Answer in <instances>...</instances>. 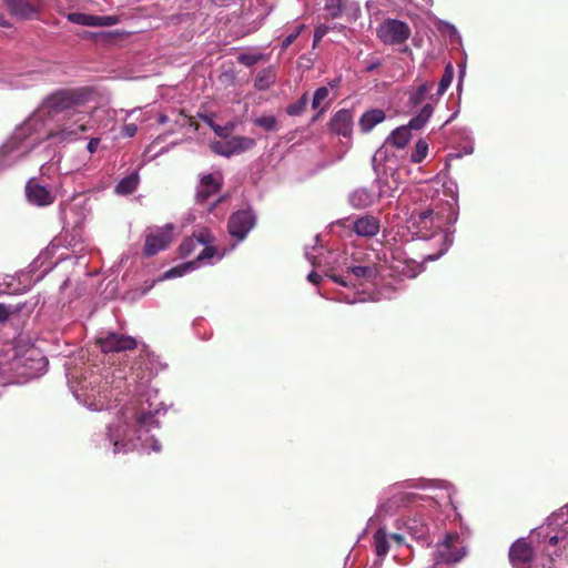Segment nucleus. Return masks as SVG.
<instances>
[{
    "label": "nucleus",
    "instance_id": "1",
    "mask_svg": "<svg viewBox=\"0 0 568 568\" xmlns=\"http://www.w3.org/2000/svg\"><path fill=\"white\" fill-rule=\"evenodd\" d=\"M531 537L544 545V551L549 557L568 558V519L559 524L557 518H549L532 531Z\"/></svg>",
    "mask_w": 568,
    "mask_h": 568
},
{
    "label": "nucleus",
    "instance_id": "2",
    "mask_svg": "<svg viewBox=\"0 0 568 568\" xmlns=\"http://www.w3.org/2000/svg\"><path fill=\"white\" fill-rule=\"evenodd\" d=\"M85 102V93L78 89L59 90L50 94L42 104L49 118L60 114L64 116L77 112V108Z\"/></svg>",
    "mask_w": 568,
    "mask_h": 568
},
{
    "label": "nucleus",
    "instance_id": "3",
    "mask_svg": "<svg viewBox=\"0 0 568 568\" xmlns=\"http://www.w3.org/2000/svg\"><path fill=\"white\" fill-rule=\"evenodd\" d=\"M408 222L422 239H430L442 231L444 217L432 209L413 211Z\"/></svg>",
    "mask_w": 568,
    "mask_h": 568
},
{
    "label": "nucleus",
    "instance_id": "4",
    "mask_svg": "<svg viewBox=\"0 0 568 568\" xmlns=\"http://www.w3.org/2000/svg\"><path fill=\"white\" fill-rule=\"evenodd\" d=\"M412 34L409 26L398 19H386L376 29V37L387 45L405 43Z\"/></svg>",
    "mask_w": 568,
    "mask_h": 568
},
{
    "label": "nucleus",
    "instance_id": "5",
    "mask_svg": "<svg viewBox=\"0 0 568 568\" xmlns=\"http://www.w3.org/2000/svg\"><path fill=\"white\" fill-rule=\"evenodd\" d=\"M256 224V216L251 209L239 210L232 213L227 221L230 235L243 241Z\"/></svg>",
    "mask_w": 568,
    "mask_h": 568
},
{
    "label": "nucleus",
    "instance_id": "6",
    "mask_svg": "<svg viewBox=\"0 0 568 568\" xmlns=\"http://www.w3.org/2000/svg\"><path fill=\"white\" fill-rule=\"evenodd\" d=\"M88 116L82 111L73 112L63 116V122L59 125L57 131H51L49 138H71L88 131L87 126Z\"/></svg>",
    "mask_w": 568,
    "mask_h": 568
},
{
    "label": "nucleus",
    "instance_id": "7",
    "mask_svg": "<svg viewBox=\"0 0 568 568\" xmlns=\"http://www.w3.org/2000/svg\"><path fill=\"white\" fill-rule=\"evenodd\" d=\"M508 557L514 568H530L536 554L532 546L525 538H519L511 544Z\"/></svg>",
    "mask_w": 568,
    "mask_h": 568
},
{
    "label": "nucleus",
    "instance_id": "8",
    "mask_svg": "<svg viewBox=\"0 0 568 568\" xmlns=\"http://www.w3.org/2000/svg\"><path fill=\"white\" fill-rule=\"evenodd\" d=\"M459 536L457 534H448L444 542L437 551L436 562L457 564L466 556V548L457 546Z\"/></svg>",
    "mask_w": 568,
    "mask_h": 568
},
{
    "label": "nucleus",
    "instance_id": "9",
    "mask_svg": "<svg viewBox=\"0 0 568 568\" xmlns=\"http://www.w3.org/2000/svg\"><path fill=\"white\" fill-rule=\"evenodd\" d=\"M172 224L151 232L145 237L143 253L145 256L151 257L161 251H164L172 242Z\"/></svg>",
    "mask_w": 568,
    "mask_h": 568
},
{
    "label": "nucleus",
    "instance_id": "10",
    "mask_svg": "<svg viewBox=\"0 0 568 568\" xmlns=\"http://www.w3.org/2000/svg\"><path fill=\"white\" fill-rule=\"evenodd\" d=\"M98 344L103 353H120L134 349L138 342L132 336L109 333L105 337L98 338Z\"/></svg>",
    "mask_w": 568,
    "mask_h": 568
},
{
    "label": "nucleus",
    "instance_id": "11",
    "mask_svg": "<svg viewBox=\"0 0 568 568\" xmlns=\"http://www.w3.org/2000/svg\"><path fill=\"white\" fill-rule=\"evenodd\" d=\"M403 526L407 534L418 540L425 542L427 546L430 545L429 538V526L427 518L423 514H414L403 520Z\"/></svg>",
    "mask_w": 568,
    "mask_h": 568
},
{
    "label": "nucleus",
    "instance_id": "12",
    "mask_svg": "<svg viewBox=\"0 0 568 568\" xmlns=\"http://www.w3.org/2000/svg\"><path fill=\"white\" fill-rule=\"evenodd\" d=\"M222 185V179L217 180L213 174L202 175L195 193V202L197 204L206 203L211 196L220 192Z\"/></svg>",
    "mask_w": 568,
    "mask_h": 568
},
{
    "label": "nucleus",
    "instance_id": "13",
    "mask_svg": "<svg viewBox=\"0 0 568 568\" xmlns=\"http://www.w3.org/2000/svg\"><path fill=\"white\" fill-rule=\"evenodd\" d=\"M419 496L414 493L408 491H398L395 493L387 500L382 503L378 507L379 513H384L386 515H392L402 507H406L413 503H415Z\"/></svg>",
    "mask_w": 568,
    "mask_h": 568
},
{
    "label": "nucleus",
    "instance_id": "14",
    "mask_svg": "<svg viewBox=\"0 0 568 568\" xmlns=\"http://www.w3.org/2000/svg\"><path fill=\"white\" fill-rule=\"evenodd\" d=\"M26 195L29 202L45 206L53 203L54 196L43 185L39 184L34 179L28 181L26 185Z\"/></svg>",
    "mask_w": 568,
    "mask_h": 568
},
{
    "label": "nucleus",
    "instance_id": "15",
    "mask_svg": "<svg viewBox=\"0 0 568 568\" xmlns=\"http://www.w3.org/2000/svg\"><path fill=\"white\" fill-rule=\"evenodd\" d=\"M331 129L334 133L349 138L353 131V113L347 109L337 111L331 119Z\"/></svg>",
    "mask_w": 568,
    "mask_h": 568
},
{
    "label": "nucleus",
    "instance_id": "16",
    "mask_svg": "<svg viewBox=\"0 0 568 568\" xmlns=\"http://www.w3.org/2000/svg\"><path fill=\"white\" fill-rule=\"evenodd\" d=\"M10 12L22 19H30L40 10V2L36 0H4Z\"/></svg>",
    "mask_w": 568,
    "mask_h": 568
},
{
    "label": "nucleus",
    "instance_id": "17",
    "mask_svg": "<svg viewBox=\"0 0 568 568\" xmlns=\"http://www.w3.org/2000/svg\"><path fill=\"white\" fill-rule=\"evenodd\" d=\"M379 229V220L373 215H364L353 222V230L358 236L373 237Z\"/></svg>",
    "mask_w": 568,
    "mask_h": 568
},
{
    "label": "nucleus",
    "instance_id": "18",
    "mask_svg": "<svg viewBox=\"0 0 568 568\" xmlns=\"http://www.w3.org/2000/svg\"><path fill=\"white\" fill-rule=\"evenodd\" d=\"M386 119V113L381 109L366 111L359 119L358 125L364 133L371 132L377 124Z\"/></svg>",
    "mask_w": 568,
    "mask_h": 568
},
{
    "label": "nucleus",
    "instance_id": "19",
    "mask_svg": "<svg viewBox=\"0 0 568 568\" xmlns=\"http://www.w3.org/2000/svg\"><path fill=\"white\" fill-rule=\"evenodd\" d=\"M434 87L435 83L432 81H426L418 85L417 89L409 95V104L412 106H417L422 104L426 99L433 100L434 94H432V91Z\"/></svg>",
    "mask_w": 568,
    "mask_h": 568
},
{
    "label": "nucleus",
    "instance_id": "20",
    "mask_svg": "<svg viewBox=\"0 0 568 568\" xmlns=\"http://www.w3.org/2000/svg\"><path fill=\"white\" fill-rule=\"evenodd\" d=\"M276 72L273 67L264 68L257 73L254 80V87L257 90H267L274 84Z\"/></svg>",
    "mask_w": 568,
    "mask_h": 568
},
{
    "label": "nucleus",
    "instance_id": "21",
    "mask_svg": "<svg viewBox=\"0 0 568 568\" xmlns=\"http://www.w3.org/2000/svg\"><path fill=\"white\" fill-rule=\"evenodd\" d=\"M349 202L357 209L368 207L374 202V195L368 190L361 187L351 194Z\"/></svg>",
    "mask_w": 568,
    "mask_h": 568
},
{
    "label": "nucleus",
    "instance_id": "22",
    "mask_svg": "<svg viewBox=\"0 0 568 568\" xmlns=\"http://www.w3.org/2000/svg\"><path fill=\"white\" fill-rule=\"evenodd\" d=\"M412 138L410 130L407 126H399L395 129L387 139V142L397 149H403L407 145Z\"/></svg>",
    "mask_w": 568,
    "mask_h": 568
},
{
    "label": "nucleus",
    "instance_id": "23",
    "mask_svg": "<svg viewBox=\"0 0 568 568\" xmlns=\"http://www.w3.org/2000/svg\"><path fill=\"white\" fill-rule=\"evenodd\" d=\"M139 185V175L138 173H132L125 178H123L116 185L115 192L120 195L132 194Z\"/></svg>",
    "mask_w": 568,
    "mask_h": 568
},
{
    "label": "nucleus",
    "instance_id": "24",
    "mask_svg": "<svg viewBox=\"0 0 568 568\" xmlns=\"http://www.w3.org/2000/svg\"><path fill=\"white\" fill-rule=\"evenodd\" d=\"M433 111H434V108H433L432 103H426L423 106V109L420 110V112L416 116L410 119L407 128L409 130L422 129L427 123L429 118L432 116Z\"/></svg>",
    "mask_w": 568,
    "mask_h": 568
},
{
    "label": "nucleus",
    "instance_id": "25",
    "mask_svg": "<svg viewBox=\"0 0 568 568\" xmlns=\"http://www.w3.org/2000/svg\"><path fill=\"white\" fill-rule=\"evenodd\" d=\"M373 538L376 555L381 558L385 557L389 550L386 529L383 527L378 528Z\"/></svg>",
    "mask_w": 568,
    "mask_h": 568
},
{
    "label": "nucleus",
    "instance_id": "26",
    "mask_svg": "<svg viewBox=\"0 0 568 568\" xmlns=\"http://www.w3.org/2000/svg\"><path fill=\"white\" fill-rule=\"evenodd\" d=\"M328 95H329V90L327 87H321L318 88L315 93H314V97H313V101H312V108L314 110H318V115L323 114L327 108H328V102H327V99H328Z\"/></svg>",
    "mask_w": 568,
    "mask_h": 568
},
{
    "label": "nucleus",
    "instance_id": "27",
    "mask_svg": "<svg viewBox=\"0 0 568 568\" xmlns=\"http://www.w3.org/2000/svg\"><path fill=\"white\" fill-rule=\"evenodd\" d=\"M255 145V140L247 136H233L229 140V146L232 151V155L236 153H242L244 151L251 150Z\"/></svg>",
    "mask_w": 568,
    "mask_h": 568
},
{
    "label": "nucleus",
    "instance_id": "28",
    "mask_svg": "<svg viewBox=\"0 0 568 568\" xmlns=\"http://www.w3.org/2000/svg\"><path fill=\"white\" fill-rule=\"evenodd\" d=\"M98 17L88 13L73 12L68 16L69 21L80 24V26H89V27H98Z\"/></svg>",
    "mask_w": 568,
    "mask_h": 568
},
{
    "label": "nucleus",
    "instance_id": "29",
    "mask_svg": "<svg viewBox=\"0 0 568 568\" xmlns=\"http://www.w3.org/2000/svg\"><path fill=\"white\" fill-rule=\"evenodd\" d=\"M428 153V144L425 140L419 139L415 145V150L410 154V162L422 163Z\"/></svg>",
    "mask_w": 568,
    "mask_h": 568
},
{
    "label": "nucleus",
    "instance_id": "30",
    "mask_svg": "<svg viewBox=\"0 0 568 568\" xmlns=\"http://www.w3.org/2000/svg\"><path fill=\"white\" fill-rule=\"evenodd\" d=\"M454 78V68L450 63H448L444 70V74L442 75V79L438 83L436 95H442L447 88L450 85Z\"/></svg>",
    "mask_w": 568,
    "mask_h": 568
},
{
    "label": "nucleus",
    "instance_id": "31",
    "mask_svg": "<svg viewBox=\"0 0 568 568\" xmlns=\"http://www.w3.org/2000/svg\"><path fill=\"white\" fill-rule=\"evenodd\" d=\"M24 306V303L4 304L0 303V323L9 320L10 315L18 314Z\"/></svg>",
    "mask_w": 568,
    "mask_h": 568
},
{
    "label": "nucleus",
    "instance_id": "32",
    "mask_svg": "<svg viewBox=\"0 0 568 568\" xmlns=\"http://www.w3.org/2000/svg\"><path fill=\"white\" fill-rule=\"evenodd\" d=\"M308 103L307 93H304L296 102L290 104L286 109L288 115L296 116L302 114Z\"/></svg>",
    "mask_w": 568,
    "mask_h": 568
},
{
    "label": "nucleus",
    "instance_id": "33",
    "mask_svg": "<svg viewBox=\"0 0 568 568\" xmlns=\"http://www.w3.org/2000/svg\"><path fill=\"white\" fill-rule=\"evenodd\" d=\"M255 125L264 129L265 131L277 130V121L273 115H263L254 120Z\"/></svg>",
    "mask_w": 568,
    "mask_h": 568
},
{
    "label": "nucleus",
    "instance_id": "34",
    "mask_svg": "<svg viewBox=\"0 0 568 568\" xmlns=\"http://www.w3.org/2000/svg\"><path fill=\"white\" fill-rule=\"evenodd\" d=\"M263 58L262 54H255V53H241L239 57H237V61L239 63L245 65V67H253L255 65L258 61H261Z\"/></svg>",
    "mask_w": 568,
    "mask_h": 568
},
{
    "label": "nucleus",
    "instance_id": "35",
    "mask_svg": "<svg viewBox=\"0 0 568 568\" xmlns=\"http://www.w3.org/2000/svg\"><path fill=\"white\" fill-rule=\"evenodd\" d=\"M210 146H211L212 151L219 155H223L226 158L232 155V151L230 150V146H229V140L225 142L214 141L211 143Z\"/></svg>",
    "mask_w": 568,
    "mask_h": 568
},
{
    "label": "nucleus",
    "instance_id": "36",
    "mask_svg": "<svg viewBox=\"0 0 568 568\" xmlns=\"http://www.w3.org/2000/svg\"><path fill=\"white\" fill-rule=\"evenodd\" d=\"M347 273L353 274L357 278H367L373 275V268L369 266H348Z\"/></svg>",
    "mask_w": 568,
    "mask_h": 568
},
{
    "label": "nucleus",
    "instance_id": "37",
    "mask_svg": "<svg viewBox=\"0 0 568 568\" xmlns=\"http://www.w3.org/2000/svg\"><path fill=\"white\" fill-rule=\"evenodd\" d=\"M342 0H326L325 9L328 11L332 18H337L342 14Z\"/></svg>",
    "mask_w": 568,
    "mask_h": 568
},
{
    "label": "nucleus",
    "instance_id": "38",
    "mask_svg": "<svg viewBox=\"0 0 568 568\" xmlns=\"http://www.w3.org/2000/svg\"><path fill=\"white\" fill-rule=\"evenodd\" d=\"M196 247V242L193 237H186L180 245V254L183 257L191 255Z\"/></svg>",
    "mask_w": 568,
    "mask_h": 568
},
{
    "label": "nucleus",
    "instance_id": "39",
    "mask_svg": "<svg viewBox=\"0 0 568 568\" xmlns=\"http://www.w3.org/2000/svg\"><path fill=\"white\" fill-rule=\"evenodd\" d=\"M234 128H235V124L233 122H229L224 126L219 125V124L215 126L212 125V130L214 131V133L217 136L223 138V139H226L231 134V132L234 130Z\"/></svg>",
    "mask_w": 568,
    "mask_h": 568
},
{
    "label": "nucleus",
    "instance_id": "40",
    "mask_svg": "<svg viewBox=\"0 0 568 568\" xmlns=\"http://www.w3.org/2000/svg\"><path fill=\"white\" fill-rule=\"evenodd\" d=\"M193 239L195 240L196 244L199 243L202 245H210L214 240L209 230L200 231L197 234H194Z\"/></svg>",
    "mask_w": 568,
    "mask_h": 568
},
{
    "label": "nucleus",
    "instance_id": "41",
    "mask_svg": "<svg viewBox=\"0 0 568 568\" xmlns=\"http://www.w3.org/2000/svg\"><path fill=\"white\" fill-rule=\"evenodd\" d=\"M194 263L195 262H190L184 265L173 267L165 273V277L182 276L187 268L194 265Z\"/></svg>",
    "mask_w": 568,
    "mask_h": 568
},
{
    "label": "nucleus",
    "instance_id": "42",
    "mask_svg": "<svg viewBox=\"0 0 568 568\" xmlns=\"http://www.w3.org/2000/svg\"><path fill=\"white\" fill-rule=\"evenodd\" d=\"M119 22V18L115 16H99L98 27H110Z\"/></svg>",
    "mask_w": 568,
    "mask_h": 568
},
{
    "label": "nucleus",
    "instance_id": "43",
    "mask_svg": "<svg viewBox=\"0 0 568 568\" xmlns=\"http://www.w3.org/2000/svg\"><path fill=\"white\" fill-rule=\"evenodd\" d=\"M216 253V250L214 246L212 245H206L202 252L199 254L197 256V261H203V260H206V258H211L215 255Z\"/></svg>",
    "mask_w": 568,
    "mask_h": 568
},
{
    "label": "nucleus",
    "instance_id": "44",
    "mask_svg": "<svg viewBox=\"0 0 568 568\" xmlns=\"http://www.w3.org/2000/svg\"><path fill=\"white\" fill-rule=\"evenodd\" d=\"M121 132H122L123 136L132 138L136 134L138 126L134 123H129V124L123 125Z\"/></svg>",
    "mask_w": 568,
    "mask_h": 568
},
{
    "label": "nucleus",
    "instance_id": "45",
    "mask_svg": "<svg viewBox=\"0 0 568 568\" xmlns=\"http://www.w3.org/2000/svg\"><path fill=\"white\" fill-rule=\"evenodd\" d=\"M99 144H100V139L99 138H92V139H90V141H89V143L87 145V149L92 154V153H94L98 150Z\"/></svg>",
    "mask_w": 568,
    "mask_h": 568
},
{
    "label": "nucleus",
    "instance_id": "46",
    "mask_svg": "<svg viewBox=\"0 0 568 568\" xmlns=\"http://www.w3.org/2000/svg\"><path fill=\"white\" fill-rule=\"evenodd\" d=\"M298 32L288 34L282 42L283 49L288 48L297 38Z\"/></svg>",
    "mask_w": 568,
    "mask_h": 568
},
{
    "label": "nucleus",
    "instance_id": "47",
    "mask_svg": "<svg viewBox=\"0 0 568 568\" xmlns=\"http://www.w3.org/2000/svg\"><path fill=\"white\" fill-rule=\"evenodd\" d=\"M307 280H308L311 283H313V284H315V285H317V284L322 281V276H321L318 273H316V272H311V273L308 274V276H307Z\"/></svg>",
    "mask_w": 568,
    "mask_h": 568
},
{
    "label": "nucleus",
    "instance_id": "48",
    "mask_svg": "<svg viewBox=\"0 0 568 568\" xmlns=\"http://www.w3.org/2000/svg\"><path fill=\"white\" fill-rule=\"evenodd\" d=\"M331 278H332L335 283H337V284H339V285H342V286H348V285H349V283H348V282H347L343 276H341V275L332 274V275H331Z\"/></svg>",
    "mask_w": 568,
    "mask_h": 568
},
{
    "label": "nucleus",
    "instance_id": "49",
    "mask_svg": "<svg viewBox=\"0 0 568 568\" xmlns=\"http://www.w3.org/2000/svg\"><path fill=\"white\" fill-rule=\"evenodd\" d=\"M148 420H153V416L150 414L141 415L136 418L139 425L145 424Z\"/></svg>",
    "mask_w": 568,
    "mask_h": 568
},
{
    "label": "nucleus",
    "instance_id": "50",
    "mask_svg": "<svg viewBox=\"0 0 568 568\" xmlns=\"http://www.w3.org/2000/svg\"><path fill=\"white\" fill-rule=\"evenodd\" d=\"M232 0H211V2L217 7H227Z\"/></svg>",
    "mask_w": 568,
    "mask_h": 568
},
{
    "label": "nucleus",
    "instance_id": "51",
    "mask_svg": "<svg viewBox=\"0 0 568 568\" xmlns=\"http://www.w3.org/2000/svg\"><path fill=\"white\" fill-rule=\"evenodd\" d=\"M203 121L212 129V125L215 126L217 125L214 121H213V118L212 115H204L203 118Z\"/></svg>",
    "mask_w": 568,
    "mask_h": 568
},
{
    "label": "nucleus",
    "instance_id": "52",
    "mask_svg": "<svg viewBox=\"0 0 568 568\" xmlns=\"http://www.w3.org/2000/svg\"><path fill=\"white\" fill-rule=\"evenodd\" d=\"M390 538L396 541L397 544H402L404 541V536L402 534H392Z\"/></svg>",
    "mask_w": 568,
    "mask_h": 568
},
{
    "label": "nucleus",
    "instance_id": "53",
    "mask_svg": "<svg viewBox=\"0 0 568 568\" xmlns=\"http://www.w3.org/2000/svg\"><path fill=\"white\" fill-rule=\"evenodd\" d=\"M225 201V196H220L210 207V212L213 211L219 204Z\"/></svg>",
    "mask_w": 568,
    "mask_h": 568
},
{
    "label": "nucleus",
    "instance_id": "54",
    "mask_svg": "<svg viewBox=\"0 0 568 568\" xmlns=\"http://www.w3.org/2000/svg\"><path fill=\"white\" fill-rule=\"evenodd\" d=\"M325 33V30L316 29L315 31V40H320Z\"/></svg>",
    "mask_w": 568,
    "mask_h": 568
},
{
    "label": "nucleus",
    "instance_id": "55",
    "mask_svg": "<svg viewBox=\"0 0 568 568\" xmlns=\"http://www.w3.org/2000/svg\"><path fill=\"white\" fill-rule=\"evenodd\" d=\"M341 80L339 79H334L332 80L328 84L329 87L333 89V88H337L338 84H339Z\"/></svg>",
    "mask_w": 568,
    "mask_h": 568
},
{
    "label": "nucleus",
    "instance_id": "56",
    "mask_svg": "<svg viewBox=\"0 0 568 568\" xmlns=\"http://www.w3.org/2000/svg\"><path fill=\"white\" fill-rule=\"evenodd\" d=\"M119 444L120 443L118 440L114 442V444H113L114 445V452H118Z\"/></svg>",
    "mask_w": 568,
    "mask_h": 568
},
{
    "label": "nucleus",
    "instance_id": "57",
    "mask_svg": "<svg viewBox=\"0 0 568 568\" xmlns=\"http://www.w3.org/2000/svg\"><path fill=\"white\" fill-rule=\"evenodd\" d=\"M440 239L445 241L447 239V234L440 233Z\"/></svg>",
    "mask_w": 568,
    "mask_h": 568
}]
</instances>
